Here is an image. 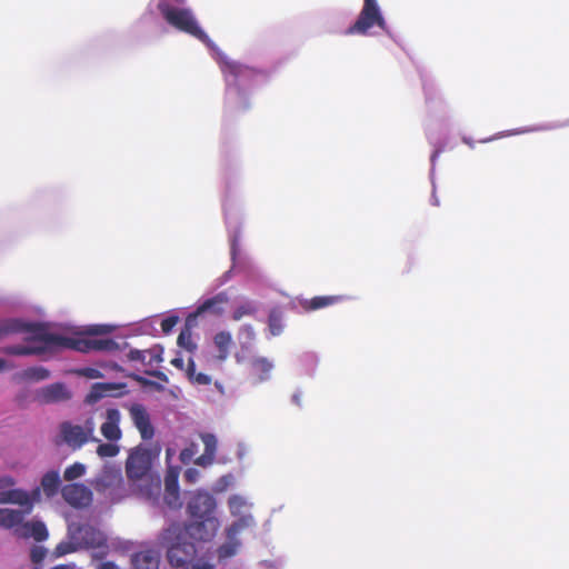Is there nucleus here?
Returning a JSON list of instances; mask_svg holds the SVG:
<instances>
[{
  "instance_id": "1",
  "label": "nucleus",
  "mask_w": 569,
  "mask_h": 569,
  "mask_svg": "<svg viewBox=\"0 0 569 569\" xmlns=\"http://www.w3.org/2000/svg\"><path fill=\"white\" fill-rule=\"evenodd\" d=\"M31 332L28 340L51 343V351L57 349H71L80 352L112 351L118 343L110 338H71L48 331L42 323L23 322L19 319L0 320V339L11 333Z\"/></svg>"
},
{
  "instance_id": "2",
  "label": "nucleus",
  "mask_w": 569,
  "mask_h": 569,
  "mask_svg": "<svg viewBox=\"0 0 569 569\" xmlns=\"http://www.w3.org/2000/svg\"><path fill=\"white\" fill-rule=\"evenodd\" d=\"M152 458L149 449L138 446L130 450L126 460V475L131 491L146 500L157 501L161 492L160 475L151 471Z\"/></svg>"
},
{
  "instance_id": "3",
  "label": "nucleus",
  "mask_w": 569,
  "mask_h": 569,
  "mask_svg": "<svg viewBox=\"0 0 569 569\" xmlns=\"http://www.w3.org/2000/svg\"><path fill=\"white\" fill-rule=\"evenodd\" d=\"M221 71L227 82L228 104L233 112H244L250 108L249 99L242 87L253 80L259 71L234 61H221Z\"/></svg>"
},
{
  "instance_id": "4",
  "label": "nucleus",
  "mask_w": 569,
  "mask_h": 569,
  "mask_svg": "<svg viewBox=\"0 0 569 569\" xmlns=\"http://www.w3.org/2000/svg\"><path fill=\"white\" fill-rule=\"evenodd\" d=\"M167 560L174 569H188L197 553L194 543L187 540L182 525L172 523L162 533Z\"/></svg>"
},
{
  "instance_id": "5",
  "label": "nucleus",
  "mask_w": 569,
  "mask_h": 569,
  "mask_svg": "<svg viewBox=\"0 0 569 569\" xmlns=\"http://www.w3.org/2000/svg\"><path fill=\"white\" fill-rule=\"evenodd\" d=\"M158 9L166 22L174 29L194 37L208 47L212 44L211 39L198 24L191 9L174 7L166 1L160 2Z\"/></svg>"
},
{
  "instance_id": "6",
  "label": "nucleus",
  "mask_w": 569,
  "mask_h": 569,
  "mask_svg": "<svg viewBox=\"0 0 569 569\" xmlns=\"http://www.w3.org/2000/svg\"><path fill=\"white\" fill-rule=\"evenodd\" d=\"M372 27H378L383 32H389L377 0H363V6L357 20L346 29L345 34L368 36Z\"/></svg>"
},
{
  "instance_id": "7",
  "label": "nucleus",
  "mask_w": 569,
  "mask_h": 569,
  "mask_svg": "<svg viewBox=\"0 0 569 569\" xmlns=\"http://www.w3.org/2000/svg\"><path fill=\"white\" fill-rule=\"evenodd\" d=\"M92 486L98 493L108 495L111 500H118L126 495L121 470L116 467L106 466Z\"/></svg>"
},
{
  "instance_id": "8",
  "label": "nucleus",
  "mask_w": 569,
  "mask_h": 569,
  "mask_svg": "<svg viewBox=\"0 0 569 569\" xmlns=\"http://www.w3.org/2000/svg\"><path fill=\"white\" fill-rule=\"evenodd\" d=\"M68 538L76 541L79 549H94L106 547L104 535L89 523L72 522L68 526Z\"/></svg>"
},
{
  "instance_id": "9",
  "label": "nucleus",
  "mask_w": 569,
  "mask_h": 569,
  "mask_svg": "<svg viewBox=\"0 0 569 569\" xmlns=\"http://www.w3.org/2000/svg\"><path fill=\"white\" fill-rule=\"evenodd\" d=\"M228 507L233 517L238 519L227 529L228 539H233L240 531L254 525V519L249 510L251 505L241 496H231Z\"/></svg>"
},
{
  "instance_id": "10",
  "label": "nucleus",
  "mask_w": 569,
  "mask_h": 569,
  "mask_svg": "<svg viewBox=\"0 0 569 569\" xmlns=\"http://www.w3.org/2000/svg\"><path fill=\"white\" fill-rule=\"evenodd\" d=\"M216 499L208 492H197L188 502V512L193 520L216 518Z\"/></svg>"
},
{
  "instance_id": "11",
  "label": "nucleus",
  "mask_w": 569,
  "mask_h": 569,
  "mask_svg": "<svg viewBox=\"0 0 569 569\" xmlns=\"http://www.w3.org/2000/svg\"><path fill=\"white\" fill-rule=\"evenodd\" d=\"M184 535L199 541H210L219 529L217 518L197 519L182 526Z\"/></svg>"
},
{
  "instance_id": "12",
  "label": "nucleus",
  "mask_w": 569,
  "mask_h": 569,
  "mask_svg": "<svg viewBox=\"0 0 569 569\" xmlns=\"http://www.w3.org/2000/svg\"><path fill=\"white\" fill-rule=\"evenodd\" d=\"M229 300V296L224 291L206 299L201 305L197 307L194 312L187 317L188 326H194L197 318L204 313L221 316L224 312V307L228 305Z\"/></svg>"
},
{
  "instance_id": "13",
  "label": "nucleus",
  "mask_w": 569,
  "mask_h": 569,
  "mask_svg": "<svg viewBox=\"0 0 569 569\" xmlns=\"http://www.w3.org/2000/svg\"><path fill=\"white\" fill-rule=\"evenodd\" d=\"M38 501H40V488H34L30 493L22 489L0 491V505H19L24 508L26 512H31L33 503Z\"/></svg>"
},
{
  "instance_id": "14",
  "label": "nucleus",
  "mask_w": 569,
  "mask_h": 569,
  "mask_svg": "<svg viewBox=\"0 0 569 569\" xmlns=\"http://www.w3.org/2000/svg\"><path fill=\"white\" fill-rule=\"evenodd\" d=\"M64 501L73 508H87L92 502V492L83 483H69L61 489Z\"/></svg>"
},
{
  "instance_id": "15",
  "label": "nucleus",
  "mask_w": 569,
  "mask_h": 569,
  "mask_svg": "<svg viewBox=\"0 0 569 569\" xmlns=\"http://www.w3.org/2000/svg\"><path fill=\"white\" fill-rule=\"evenodd\" d=\"M130 418L134 427L140 432L143 440H150L154 436V428L151 423L150 415L141 403H133L129 408Z\"/></svg>"
},
{
  "instance_id": "16",
  "label": "nucleus",
  "mask_w": 569,
  "mask_h": 569,
  "mask_svg": "<svg viewBox=\"0 0 569 569\" xmlns=\"http://www.w3.org/2000/svg\"><path fill=\"white\" fill-rule=\"evenodd\" d=\"M60 436L62 441L73 450L81 448L89 440L86 437L84 429L79 425H73L70 421H63L60 427Z\"/></svg>"
},
{
  "instance_id": "17",
  "label": "nucleus",
  "mask_w": 569,
  "mask_h": 569,
  "mask_svg": "<svg viewBox=\"0 0 569 569\" xmlns=\"http://www.w3.org/2000/svg\"><path fill=\"white\" fill-rule=\"evenodd\" d=\"M37 398L42 403H54L69 400L71 392L62 382H54L41 388L37 393Z\"/></svg>"
},
{
  "instance_id": "18",
  "label": "nucleus",
  "mask_w": 569,
  "mask_h": 569,
  "mask_svg": "<svg viewBox=\"0 0 569 569\" xmlns=\"http://www.w3.org/2000/svg\"><path fill=\"white\" fill-rule=\"evenodd\" d=\"M120 411L117 408H108L104 413V422L101 425L100 430L102 436L109 441H117L121 438L122 432L119 427Z\"/></svg>"
},
{
  "instance_id": "19",
  "label": "nucleus",
  "mask_w": 569,
  "mask_h": 569,
  "mask_svg": "<svg viewBox=\"0 0 569 569\" xmlns=\"http://www.w3.org/2000/svg\"><path fill=\"white\" fill-rule=\"evenodd\" d=\"M29 333H30V336H29V338H30L32 336V333L31 332H29ZM26 341L32 342V340H28V337L26 338ZM33 343L34 345H32V346H24V345L8 346V347L3 348L2 351L7 355H12V356H31V355L40 356L46 352H51V343L38 342V341H33Z\"/></svg>"
},
{
  "instance_id": "20",
  "label": "nucleus",
  "mask_w": 569,
  "mask_h": 569,
  "mask_svg": "<svg viewBox=\"0 0 569 569\" xmlns=\"http://www.w3.org/2000/svg\"><path fill=\"white\" fill-rule=\"evenodd\" d=\"M178 478L179 472L174 469H169L164 477V501L171 508L181 506Z\"/></svg>"
},
{
  "instance_id": "21",
  "label": "nucleus",
  "mask_w": 569,
  "mask_h": 569,
  "mask_svg": "<svg viewBox=\"0 0 569 569\" xmlns=\"http://www.w3.org/2000/svg\"><path fill=\"white\" fill-rule=\"evenodd\" d=\"M16 533L21 538H33L36 541H44L49 533L42 521H27L16 529Z\"/></svg>"
},
{
  "instance_id": "22",
  "label": "nucleus",
  "mask_w": 569,
  "mask_h": 569,
  "mask_svg": "<svg viewBox=\"0 0 569 569\" xmlns=\"http://www.w3.org/2000/svg\"><path fill=\"white\" fill-rule=\"evenodd\" d=\"M160 558L154 550H143L132 555V569H159Z\"/></svg>"
},
{
  "instance_id": "23",
  "label": "nucleus",
  "mask_w": 569,
  "mask_h": 569,
  "mask_svg": "<svg viewBox=\"0 0 569 569\" xmlns=\"http://www.w3.org/2000/svg\"><path fill=\"white\" fill-rule=\"evenodd\" d=\"M345 300L343 296H317L311 299H305L300 302V306L306 311H313L322 308H327L337 305Z\"/></svg>"
},
{
  "instance_id": "24",
  "label": "nucleus",
  "mask_w": 569,
  "mask_h": 569,
  "mask_svg": "<svg viewBox=\"0 0 569 569\" xmlns=\"http://www.w3.org/2000/svg\"><path fill=\"white\" fill-rule=\"evenodd\" d=\"M273 368L271 361L264 357H257L250 362V373L254 382H263L270 378V372Z\"/></svg>"
},
{
  "instance_id": "25",
  "label": "nucleus",
  "mask_w": 569,
  "mask_h": 569,
  "mask_svg": "<svg viewBox=\"0 0 569 569\" xmlns=\"http://www.w3.org/2000/svg\"><path fill=\"white\" fill-rule=\"evenodd\" d=\"M201 440L204 445V452L196 459V463L202 467L213 462L217 451V439L212 433H202Z\"/></svg>"
},
{
  "instance_id": "26",
  "label": "nucleus",
  "mask_w": 569,
  "mask_h": 569,
  "mask_svg": "<svg viewBox=\"0 0 569 569\" xmlns=\"http://www.w3.org/2000/svg\"><path fill=\"white\" fill-rule=\"evenodd\" d=\"M30 512H26L23 510H13V509H0V527L4 529H11L17 526H21L23 522V518L26 515Z\"/></svg>"
},
{
  "instance_id": "27",
  "label": "nucleus",
  "mask_w": 569,
  "mask_h": 569,
  "mask_svg": "<svg viewBox=\"0 0 569 569\" xmlns=\"http://www.w3.org/2000/svg\"><path fill=\"white\" fill-rule=\"evenodd\" d=\"M60 483H61V481H60L59 472L56 470H51V471L46 472L42 476L41 487H39V488H40V491L43 490L44 495L48 498H52L53 496H56L58 493Z\"/></svg>"
},
{
  "instance_id": "28",
  "label": "nucleus",
  "mask_w": 569,
  "mask_h": 569,
  "mask_svg": "<svg viewBox=\"0 0 569 569\" xmlns=\"http://www.w3.org/2000/svg\"><path fill=\"white\" fill-rule=\"evenodd\" d=\"M119 388H124V385H116V383H94L90 390V392L86 396L87 403H94L104 396L109 395L110 391H113Z\"/></svg>"
},
{
  "instance_id": "29",
  "label": "nucleus",
  "mask_w": 569,
  "mask_h": 569,
  "mask_svg": "<svg viewBox=\"0 0 569 569\" xmlns=\"http://www.w3.org/2000/svg\"><path fill=\"white\" fill-rule=\"evenodd\" d=\"M213 343L218 349V359L223 361L229 356V349L232 345V336L228 331H219L213 337Z\"/></svg>"
},
{
  "instance_id": "30",
  "label": "nucleus",
  "mask_w": 569,
  "mask_h": 569,
  "mask_svg": "<svg viewBox=\"0 0 569 569\" xmlns=\"http://www.w3.org/2000/svg\"><path fill=\"white\" fill-rule=\"evenodd\" d=\"M186 375L190 382L199 386H208L211 383V377L202 372H196V363L192 358H189L186 368Z\"/></svg>"
},
{
  "instance_id": "31",
  "label": "nucleus",
  "mask_w": 569,
  "mask_h": 569,
  "mask_svg": "<svg viewBox=\"0 0 569 569\" xmlns=\"http://www.w3.org/2000/svg\"><path fill=\"white\" fill-rule=\"evenodd\" d=\"M268 326L272 336H279L283 330V313L279 308H272L268 317Z\"/></svg>"
},
{
  "instance_id": "32",
  "label": "nucleus",
  "mask_w": 569,
  "mask_h": 569,
  "mask_svg": "<svg viewBox=\"0 0 569 569\" xmlns=\"http://www.w3.org/2000/svg\"><path fill=\"white\" fill-rule=\"evenodd\" d=\"M21 378L26 381H42L50 377V371L44 367H30L21 372Z\"/></svg>"
},
{
  "instance_id": "33",
  "label": "nucleus",
  "mask_w": 569,
  "mask_h": 569,
  "mask_svg": "<svg viewBox=\"0 0 569 569\" xmlns=\"http://www.w3.org/2000/svg\"><path fill=\"white\" fill-rule=\"evenodd\" d=\"M239 547L240 541L236 539V536L233 539H229L228 542L221 545L217 550L219 560H226L233 557L237 553Z\"/></svg>"
},
{
  "instance_id": "34",
  "label": "nucleus",
  "mask_w": 569,
  "mask_h": 569,
  "mask_svg": "<svg viewBox=\"0 0 569 569\" xmlns=\"http://www.w3.org/2000/svg\"><path fill=\"white\" fill-rule=\"evenodd\" d=\"M191 327L186 322V327L181 330L177 340L178 346L189 352H193L197 349V345L192 340Z\"/></svg>"
},
{
  "instance_id": "35",
  "label": "nucleus",
  "mask_w": 569,
  "mask_h": 569,
  "mask_svg": "<svg viewBox=\"0 0 569 569\" xmlns=\"http://www.w3.org/2000/svg\"><path fill=\"white\" fill-rule=\"evenodd\" d=\"M77 550H79V547L78 545H76V541L69 539V541H62L57 545V547L53 550V556L58 558L74 552Z\"/></svg>"
},
{
  "instance_id": "36",
  "label": "nucleus",
  "mask_w": 569,
  "mask_h": 569,
  "mask_svg": "<svg viewBox=\"0 0 569 569\" xmlns=\"http://www.w3.org/2000/svg\"><path fill=\"white\" fill-rule=\"evenodd\" d=\"M256 311H257V308L254 307L253 303L244 302L234 309V311L232 313V319L238 321L246 316H253L256 313Z\"/></svg>"
},
{
  "instance_id": "37",
  "label": "nucleus",
  "mask_w": 569,
  "mask_h": 569,
  "mask_svg": "<svg viewBox=\"0 0 569 569\" xmlns=\"http://www.w3.org/2000/svg\"><path fill=\"white\" fill-rule=\"evenodd\" d=\"M86 467L82 463L76 462L64 470L63 477L67 481H72L74 479L82 477Z\"/></svg>"
},
{
  "instance_id": "38",
  "label": "nucleus",
  "mask_w": 569,
  "mask_h": 569,
  "mask_svg": "<svg viewBox=\"0 0 569 569\" xmlns=\"http://www.w3.org/2000/svg\"><path fill=\"white\" fill-rule=\"evenodd\" d=\"M97 453L101 458L116 457L119 453V447L114 443H100Z\"/></svg>"
},
{
  "instance_id": "39",
  "label": "nucleus",
  "mask_w": 569,
  "mask_h": 569,
  "mask_svg": "<svg viewBox=\"0 0 569 569\" xmlns=\"http://www.w3.org/2000/svg\"><path fill=\"white\" fill-rule=\"evenodd\" d=\"M47 556V549L42 546H33L30 550V559L34 565H40Z\"/></svg>"
},
{
  "instance_id": "40",
  "label": "nucleus",
  "mask_w": 569,
  "mask_h": 569,
  "mask_svg": "<svg viewBox=\"0 0 569 569\" xmlns=\"http://www.w3.org/2000/svg\"><path fill=\"white\" fill-rule=\"evenodd\" d=\"M197 448H198V446L192 442V443H190V446H188L187 448L181 450V452H180L181 462L189 463L192 460L193 456L196 455Z\"/></svg>"
},
{
  "instance_id": "41",
  "label": "nucleus",
  "mask_w": 569,
  "mask_h": 569,
  "mask_svg": "<svg viewBox=\"0 0 569 569\" xmlns=\"http://www.w3.org/2000/svg\"><path fill=\"white\" fill-rule=\"evenodd\" d=\"M78 375L88 379H100L103 377L102 372L97 368L86 367L78 370Z\"/></svg>"
},
{
  "instance_id": "42",
  "label": "nucleus",
  "mask_w": 569,
  "mask_h": 569,
  "mask_svg": "<svg viewBox=\"0 0 569 569\" xmlns=\"http://www.w3.org/2000/svg\"><path fill=\"white\" fill-rule=\"evenodd\" d=\"M177 316H169L161 321V329L164 333H169L173 327L178 323Z\"/></svg>"
},
{
  "instance_id": "43",
  "label": "nucleus",
  "mask_w": 569,
  "mask_h": 569,
  "mask_svg": "<svg viewBox=\"0 0 569 569\" xmlns=\"http://www.w3.org/2000/svg\"><path fill=\"white\" fill-rule=\"evenodd\" d=\"M81 427L84 429V433H86V437L88 438V440L97 441V439L93 438V432H94L96 423H94L92 418H88L84 421L83 426H81Z\"/></svg>"
},
{
  "instance_id": "44",
  "label": "nucleus",
  "mask_w": 569,
  "mask_h": 569,
  "mask_svg": "<svg viewBox=\"0 0 569 569\" xmlns=\"http://www.w3.org/2000/svg\"><path fill=\"white\" fill-rule=\"evenodd\" d=\"M128 359L131 361H141L144 362L146 360V351L132 349L128 353Z\"/></svg>"
},
{
  "instance_id": "45",
  "label": "nucleus",
  "mask_w": 569,
  "mask_h": 569,
  "mask_svg": "<svg viewBox=\"0 0 569 569\" xmlns=\"http://www.w3.org/2000/svg\"><path fill=\"white\" fill-rule=\"evenodd\" d=\"M199 478V471L197 469L190 468L184 472V480L189 483H193Z\"/></svg>"
},
{
  "instance_id": "46",
  "label": "nucleus",
  "mask_w": 569,
  "mask_h": 569,
  "mask_svg": "<svg viewBox=\"0 0 569 569\" xmlns=\"http://www.w3.org/2000/svg\"><path fill=\"white\" fill-rule=\"evenodd\" d=\"M188 569H214V566L207 561H197L191 566L188 565Z\"/></svg>"
},
{
  "instance_id": "47",
  "label": "nucleus",
  "mask_w": 569,
  "mask_h": 569,
  "mask_svg": "<svg viewBox=\"0 0 569 569\" xmlns=\"http://www.w3.org/2000/svg\"><path fill=\"white\" fill-rule=\"evenodd\" d=\"M14 485V480L10 476H0V489L10 488Z\"/></svg>"
},
{
  "instance_id": "48",
  "label": "nucleus",
  "mask_w": 569,
  "mask_h": 569,
  "mask_svg": "<svg viewBox=\"0 0 569 569\" xmlns=\"http://www.w3.org/2000/svg\"><path fill=\"white\" fill-rule=\"evenodd\" d=\"M170 362L177 369H183V367H184V361L181 357H176Z\"/></svg>"
},
{
  "instance_id": "49",
  "label": "nucleus",
  "mask_w": 569,
  "mask_h": 569,
  "mask_svg": "<svg viewBox=\"0 0 569 569\" xmlns=\"http://www.w3.org/2000/svg\"><path fill=\"white\" fill-rule=\"evenodd\" d=\"M98 569H119L112 561H106L99 565Z\"/></svg>"
},
{
  "instance_id": "50",
  "label": "nucleus",
  "mask_w": 569,
  "mask_h": 569,
  "mask_svg": "<svg viewBox=\"0 0 569 569\" xmlns=\"http://www.w3.org/2000/svg\"><path fill=\"white\" fill-rule=\"evenodd\" d=\"M9 366L7 365V361L2 358H0V372L8 369Z\"/></svg>"
},
{
  "instance_id": "51",
  "label": "nucleus",
  "mask_w": 569,
  "mask_h": 569,
  "mask_svg": "<svg viewBox=\"0 0 569 569\" xmlns=\"http://www.w3.org/2000/svg\"><path fill=\"white\" fill-rule=\"evenodd\" d=\"M152 376H154L157 378H160V379H166V376L162 372H160V371L153 372Z\"/></svg>"
},
{
  "instance_id": "52",
  "label": "nucleus",
  "mask_w": 569,
  "mask_h": 569,
  "mask_svg": "<svg viewBox=\"0 0 569 569\" xmlns=\"http://www.w3.org/2000/svg\"><path fill=\"white\" fill-rule=\"evenodd\" d=\"M292 399H293V401H295L298 406H300V397H299V395H293V398H292Z\"/></svg>"
},
{
  "instance_id": "53",
  "label": "nucleus",
  "mask_w": 569,
  "mask_h": 569,
  "mask_svg": "<svg viewBox=\"0 0 569 569\" xmlns=\"http://www.w3.org/2000/svg\"><path fill=\"white\" fill-rule=\"evenodd\" d=\"M246 330L248 331V333L251 336L253 335V331H252V328L250 326H247L246 327Z\"/></svg>"
},
{
  "instance_id": "54",
  "label": "nucleus",
  "mask_w": 569,
  "mask_h": 569,
  "mask_svg": "<svg viewBox=\"0 0 569 569\" xmlns=\"http://www.w3.org/2000/svg\"><path fill=\"white\" fill-rule=\"evenodd\" d=\"M463 142L468 146L472 147L471 140H468L467 138H463Z\"/></svg>"
},
{
  "instance_id": "55",
  "label": "nucleus",
  "mask_w": 569,
  "mask_h": 569,
  "mask_svg": "<svg viewBox=\"0 0 569 569\" xmlns=\"http://www.w3.org/2000/svg\"><path fill=\"white\" fill-rule=\"evenodd\" d=\"M90 333H94L96 335V333H99V331L97 329H91Z\"/></svg>"
}]
</instances>
